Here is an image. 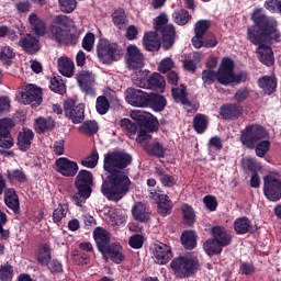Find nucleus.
<instances>
[{"label":"nucleus","mask_w":281,"mask_h":281,"mask_svg":"<svg viewBox=\"0 0 281 281\" xmlns=\"http://www.w3.org/2000/svg\"><path fill=\"white\" fill-rule=\"evenodd\" d=\"M172 18L177 25H188V23H190L192 20V15H190V13L183 9L176 10Z\"/></svg>","instance_id":"a19ab883"},{"label":"nucleus","mask_w":281,"mask_h":281,"mask_svg":"<svg viewBox=\"0 0 281 281\" xmlns=\"http://www.w3.org/2000/svg\"><path fill=\"white\" fill-rule=\"evenodd\" d=\"M144 150L148 153V155H153L154 157H164L166 149L164 145L160 143H154L153 145L146 144L144 145Z\"/></svg>","instance_id":"c03bdc74"},{"label":"nucleus","mask_w":281,"mask_h":281,"mask_svg":"<svg viewBox=\"0 0 281 281\" xmlns=\"http://www.w3.org/2000/svg\"><path fill=\"white\" fill-rule=\"evenodd\" d=\"M22 104H31L32 106L41 105L43 102V91L35 85H29L24 88L21 95Z\"/></svg>","instance_id":"dca6fc26"},{"label":"nucleus","mask_w":281,"mask_h":281,"mask_svg":"<svg viewBox=\"0 0 281 281\" xmlns=\"http://www.w3.org/2000/svg\"><path fill=\"white\" fill-rule=\"evenodd\" d=\"M126 65L128 69H142L144 67V54L135 45L127 46Z\"/></svg>","instance_id":"6ab92c4d"},{"label":"nucleus","mask_w":281,"mask_h":281,"mask_svg":"<svg viewBox=\"0 0 281 281\" xmlns=\"http://www.w3.org/2000/svg\"><path fill=\"white\" fill-rule=\"evenodd\" d=\"M14 126V121L11 119L0 120V148H12L14 139L10 136V130Z\"/></svg>","instance_id":"a211bd4d"},{"label":"nucleus","mask_w":281,"mask_h":281,"mask_svg":"<svg viewBox=\"0 0 281 281\" xmlns=\"http://www.w3.org/2000/svg\"><path fill=\"white\" fill-rule=\"evenodd\" d=\"M147 85V89H153L154 91H159L160 93L166 91V79L158 72H154L151 76H149Z\"/></svg>","instance_id":"2f4dec72"},{"label":"nucleus","mask_w":281,"mask_h":281,"mask_svg":"<svg viewBox=\"0 0 281 281\" xmlns=\"http://www.w3.org/2000/svg\"><path fill=\"white\" fill-rule=\"evenodd\" d=\"M29 23L32 26V31L37 36H44L45 32H47V25L44 23L36 13H31L29 15Z\"/></svg>","instance_id":"7c9ffc66"},{"label":"nucleus","mask_w":281,"mask_h":281,"mask_svg":"<svg viewBox=\"0 0 281 281\" xmlns=\"http://www.w3.org/2000/svg\"><path fill=\"white\" fill-rule=\"evenodd\" d=\"M148 70H140L133 77V83L140 89H148Z\"/></svg>","instance_id":"79ce46f5"},{"label":"nucleus","mask_w":281,"mask_h":281,"mask_svg":"<svg viewBox=\"0 0 281 281\" xmlns=\"http://www.w3.org/2000/svg\"><path fill=\"white\" fill-rule=\"evenodd\" d=\"M132 215L136 221L140 223H146V221L150 220V209L142 202H137L132 207Z\"/></svg>","instance_id":"bb28decb"},{"label":"nucleus","mask_w":281,"mask_h":281,"mask_svg":"<svg viewBox=\"0 0 281 281\" xmlns=\"http://www.w3.org/2000/svg\"><path fill=\"white\" fill-rule=\"evenodd\" d=\"M64 111L66 117H69L72 124H80L85 120V104L82 103L76 105V101L68 99L64 102Z\"/></svg>","instance_id":"ddd939ff"},{"label":"nucleus","mask_w":281,"mask_h":281,"mask_svg":"<svg viewBox=\"0 0 281 281\" xmlns=\"http://www.w3.org/2000/svg\"><path fill=\"white\" fill-rule=\"evenodd\" d=\"M77 81L83 93L95 97V76L87 70H81L77 75Z\"/></svg>","instance_id":"f3484780"},{"label":"nucleus","mask_w":281,"mask_h":281,"mask_svg":"<svg viewBox=\"0 0 281 281\" xmlns=\"http://www.w3.org/2000/svg\"><path fill=\"white\" fill-rule=\"evenodd\" d=\"M121 127L124 128V131H126V133L130 137H133V135H135V133H137V125L135 123L131 122V120H128V119L121 120Z\"/></svg>","instance_id":"bf43d9fd"},{"label":"nucleus","mask_w":281,"mask_h":281,"mask_svg":"<svg viewBox=\"0 0 281 281\" xmlns=\"http://www.w3.org/2000/svg\"><path fill=\"white\" fill-rule=\"evenodd\" d=\"M89 196H91V191L78 189V193H76L72 196V201L76 205H82V203H85V201H87V199H89Z\"/></svg>","instance_id":"052dcab7"},{"label":"nucleus","mask_w":281,"mask_h":281,"mask_svg":"<svg viewBox=\"0 0 281 281\" xmlns=\"http://www.w3.org/2000/svg\"><path fill=\"white\" fill-rule=\"evenodd\" d=\"M151 133H155V131L150 128V123H149V131H146V130L138 131L136 142H138V144H143V148H144V146H146L147 144L146 142H150L153 139Z\"/></svg>","instance_id":"6e6d98bb"},{"label":"nucleus","mask_w":281,"mask_h":281,"mask_svg":"<svg viewBox=\"0 0 281 281\" xmlns=\"http://www.w3.org/2000/svg\"><path fill=\"white\" fill-rule=\"evenodd\" d=\"M207 69L202 71V80L205 89L212 87V66L210 63L206 64Z\"/></svg>","instance_id":"69168bd1"},{"label":"nucleus","mask_w":281,"mask_h":281,"mask_svg":"<svg viewBox=\"0 0 281 281\" xmlns=\"http://www.w3.org/2000/svg\"><path fill=\"white\" fill-rule=\"evenodd\" d=\"M267 137H269V133L263 125L251 123L241 131L240 142L246 148H255L257 156L263 158L271 146V142Z\"/></svg>","instance_id":"7ed1b4c3"},{"label":"nucleus","mask_w":281,"mask_h":281,"mask_svg":"<svg viewBox=\"0 0 281 281\" xmlns=\"http://www.w3.org/2000/svg\"><path fill=\"white\" fill-rule=\"evenodd\" d=\"M167 24L168 15L166 13H161L155 20V31L160 33L164 49H170L175 45V36H177L175 25Z\"/></svg>","instance_id":"0eeeda50"},{"label":"nucleus","mask_w":281,"mask_h":281,"mask_svg":"<svg viewBox=\"0 0 281 281\" xmlns=\"http://www.w3.org/2000/svg\"><path fill=\"white\" fill-rule=\"evenodd\" d=\"M212 26V22L207 20H200L194 25L195 35L192 37V44L195 49H201V47H212V43L203 42V37L205 36V32H207L209 27Z\"/></svg>","instance_id":"4468645a"},{"label":"nucleus","mask_w":281,"mask_h":281,"mask_svg":"<svg viewBox=\"0 0 281 281\" xmlns=\"http://www.w3.org/2000/svg\"><path fill=\"white\" fill-rule=\"evenodd\" d=\"M19 45L21 48L26 52V54L34 55L41 49V44L38 43V38L34 37L32 34H27L20 38Z\"/></svg>","instance_id":"b1692460"},{"label":"nucleus","mask_w":281,"mask_h":281,"mask_svg":"<svg viewBox=\"0 0 281 281\" xmlns=\"http://www.w3.org/2000/svg\"><path fill=\"white\" fill-rule=\"evenodd\" d=\"M193 126L196 133H205V131H207V116L204 114H196L193 119Z\"/></svg>","instance_id":"49530a36"},{"label":"nucleus","mask_w":281,"mask_h":281,"mask_svg":"<svg viewBox=\"0 0 281 281\" xmlns=\"http://www.w3.org/2000/svg\"><path fill=\"white\" fill-rule=\"evenodd\" d=\"M69 212V206L67 204H59L57 209L53 212V221L54 223H60L63 218L67 216V213Z\"/></svg>","instance_id":"603ef678"},{"label":"nucleus","mask_w":281,"mask_h":281,"mask_svg":"<svg viewBox=\"0 0 281 281\" xmlns=\"http://www.w3.org/2000/svg\"><path fill=\"white\" fill-rule=\"evenodd\" d=\"M93 183V175L87 170H80L76 177L75 186L77 190H86L91 192V186Z\"/></svg>","instance_id":"393cba45"},{"label":"nucleus","mask_w":281,"mask_h":281,"mask_svg":"<svg viewBox=\"0 0 281 281\" xmlns=\"http://www.w3.org/2000/svg\"><path fill=\"white\" fill-rule=\"evenodd\" d=\"M57 67L59 74H61V76H65L66 78H71L76 69L74 60H71L67 56H61L57 59Z\"/></svg>","instance_id":"a878e982"},{"label":"nucleus","mask_w":281,"mask_h":281,"mask_svg":"<svg viewBox=\"0 0 281 281\" xmlns=\"http://www.w3.org/2000/svg\"><path fill=\"white\" fill-rule=\"evenodd\" d=\"M263 195L271 202L281 200V179L273 175L263 177Z\"/></svg>","instance_id":"9b49d317"},{"label":"nucleus","mask_w":281,"mask_h":281,"mask_svg":"<svg viewBox=\"0 0 281 281\" xmlns=\"http://www.w3.org/2000/svg\"><path fill=\"white\" fill-rule=\"evenodd\" d=\"M14 278V268L9 263L0 266V280L1 281H12Z\"/></svg>","instance_id":"864d4df0"},{"label":"nucleus","mask_w":281,"mask_h":281,"mask_svg":"<svg viewBox=\"0 0 281 281\" xmlns=\"http://www.w3.org/2000/svg\"><path fill=\"white\" fill-rule=\"evenodd\" d=\"M181 243L186 249L196 247V233L194 231H184L181 235Z\"/></svg>","instance_id":"58836bf2"},{"label":"nucleus","mask_w":281,"mask_h":281,"mask_svg":"<svg viewBox=\"0 0 281 281\" xmlns=\"http://www.w3.org/2000/svg\"><path fill=\"white\" fill-rule=\"evenodd\" d=\"M93 238L104 260H112V262H115V265H122V262L124 261L122 246L120 244H110L111 237L109 236V232L102 228H97L93 232Z\"/></svg>","instance_id":"20e7f679"},{"label":"nucleus","mask_w":281,"mask_h":281,"mask_svg":"<svg viewBox=\"0 0 281 281\" xmlns=\"http://www.w3.org/2000/svg\"><path fill=\"white\" fill-rule=\"evenodd\" d=\"M34 140V132L27 127H24L18 136V145L22 150H30L32 142Z\"/></svg>","instance_id":"c85d7f7f"},{"label":"nucleus","mask_w":281,"mask_h":281,"mask_svg":"<svg viewBox=\"0 0 281 281\" xmlns=\"http://www.w3.org/2000/svg\"><path fill=\"white\" fill-rule=\"evenodd\" d=\"M128 245L132 249H142L144 247V236L139 234L132 235L128 239Z\"/></svg>","instance_id":"680f3d73"},{"label":"nucleus","mask_w":281,"mask_h":281,"mask_svg":"<svg viewBox=\"0 0 281 281\" xmlns=\"http://www.w3.org/2000/svg\"><path fill=\"white\" fill-rule=\"evenodd\" d=\"M156 172L160 177V182L162 183V186H165V188H172V186L177 184V178L168 173H164L162 169L157 168Z\"/></svg>","instance_id":"3c124183"},{"label":"nucleus","mask_w":281,"mask_h":281,"mask_svg":"<svg viewBox=\"0 0 281 281\" xmlns=\"http://www.w3.org/2000/svg\"><path fill=\"white\" fill-rule=\"evenodd\" d=\"M171 270L176 278L184 280L187 278H192L201 265L199 259L190 256L175 258L170 263Z\"/></svg>","instance_id":"423d86ee"},{"label":"nucleus","mask_w":281,"mask_h":281,"mask_svg":"<svg viewBox=\"0 0 281 281\" xmlns=\"http://www.w3.org/2000/svg\"><path fill=\"white\" fill-rule=\"evenodd\" d=\"M97 56L103 65H111V63L117 61L122 58V54H120L117 45L111 44L109 40L104 38L97 43Z\"/></svg>","instance_id":"6e6552de"},{"label":"nucleus","mask_w":281,"mask_h":281,"mask_svg":"<svg viewBox=\"0 0 281 281\" xmlns=\"http://www.w3.org/2000/svg\"><path fill=\"white\" fill-rule=\"evenodd\" d=\"M55 170L61 175V177L70 178L76 177L80 168L78 167V162L70 160L67 157H60L55 161Z\"/></svg>","instance_id":"2eb2a0df"},{"label":"nucleus","mask_w":281,"mask_h":281,"mask_svg":"<svg viewBox=\"0 0 281 281\" xmlns=\"http://www.w3.org/2000/svg\"><path fill=\"white\" fill-rule=\"evenodd\" d=\"M172 258L170 246L159 243L154 246V260L156 265H168Z\"/></svg>","instance_id":"aec40b11"},{"label":"nucleus","mask_w":281,"mask_h":281,"mask_svg":"<svg viewBox=\"0 0 281 281\" xmlns=\"http://www.w3.org/2000/svg\"><path fill=\"white\" fill-rule=\"evenodd\" d=\"M109 214L114 225H122V223H126V212L117 209H110Z\"/></svg>","instance_id":"de8ad7c7"},{"label":"nucleus","mask_w":281,"mask_h":281,"mask_svg":"<svg viewBox=\"0 0 281 281\" xmlns=\"http://www.w3.org/2000/svg\"><path fill=\"white\" fill-rule=\"evenodd\" d=\"M181 210H182L184 223L187 225H194V221H196V214L194 213V209H192V206L188 204H183Z\"/></svg>","instance_id":"09e8293b"},{"label":"nucleus","mask_w":281,"mask_h":281,"mask_svg":"<svg viewBox=\"0 0 281 281\" xmlns=\"http://www.w3.org/2000/svg\"><path fill=\"white\" fill-rule=\"evenodd\" d=\"M99 159L100 155L98 154V149H93L88 157L81 160V166H85V168H95Z\"/></svg>","instance_id":"8fccbe9b"},{"label":"nucleus","mask_w":281,"mask_h":281,"mask_svg":"<svg viewBox=\"0 0 281 281\" xmlns=\"http://www.w3.org/2000/svg\"><path fill=\"white\" fill-rule=\"evenodd\" d=\"M233 235L224 225H213V256L222 254L223 248L231 246Z\"/></svg>","instance_id":"1a4fd4ad"},{"label":"nucleus","mask_w":281,"mask_h":281,"mask_svg":"<svg viewBox=\"0 0 281 281\" xmlns=\"http://www.w3.org/2000/svg\"><path fill=\"white\" fill-rule=\"evenodd\" d=\"M125 100L127 104H131L132 106L145 108L148 106L150 94L140 89L128 88L125 91Z\"/></svg>","instance_id":"f8f14e48"},{"label":"nucleus","mask_w":281,"mask_h":281,"mask_svg":"<svg viewBox=\"0 0 281 281\" xmlns=\"http://www.w3.org/2000/svg\"><path fill=\"white\" fill-rule=\"evenodd\" d=\"M112 21L119 30H124L128 25L126 12L123 9H117L112 13Z\"/></svg>","instance_id":"c9c22d12"},{"label":"nucleus","mask_w":281,"mask_h":281,"mask_svg":"<svg viewBox=\"0 0 281 281\" xmlns=\"http://www.w3.org/2000/svg\"><path fill=\"white\" fill-rule=\"evenodd\" d=\"M36 260L41 267H49L52 262V247L49 244H41L36 254Z\"/></svg>","instance_id":"cd10ccee"},{"label":"nucleus","mask_w":281,"mask_h":281,"mask_svg":"<svg viewBox=\"0 0 281 281\" xmlns=\"http://www.w3.org/2000/svg\"><path fill=\"white\" fill-rule=\"evenodd\" d=\"M79 131L85 135H95V133H98V123L94 121H87L79 127Z\"/></svg>","instance_id":"5fc2aeb1"},{"label":"nucleus","mask_w":281,"mask_h":281,"mask_svg":"<svg viewBox=\"0 0 281 281\" xmlns=\"http://www.w3.org/2000/svg\"><path fill=\"white\" fill-rule=\"evenodd\" d=\"M166 98L161 94H149L148 105L151 106L154 111L161 112L166 109Z\"/></svg>","instance_id":"e433bc0d"},{"label":"nucleus","mask_w":281,"mask_h":281,"mask_svg":"<svg viewBox=\"0 0 281 281\" xmlns=\"http://www.w3.org/2000/svg\"><path fill=\"white\" fill-rule=\"evenodd\" d=\"M234 229L237 235H247V232L254 234V232H257L258 225H252L250 218L241 216L234 221Z\"/></svg>","instance_id":"4be33fe9"},{"label":"nucleus","mask_w":281,"mask_h":281,"mask_svg":"<svg viewBox=\"0 0 281 281\" xmlns=\"http://www.w3.org/2000/svg\"><path fill=\"white\" fill-rule=\"evenodd\" d=\"M95 109L99 115H106V113H109V110L111 109V103H109V99H106V97L104 95L98 97L95 102Z\"/></svg>","instance_id":"a18cd8bd"},{"label":"nucleus","mask_w":281,"mask_h":281,"mask_svg":"<svg viewBox=\"0 0 281 281\" xmlns=\"http://www.w3.org/2000/svg\"><path fill=\"white\" fill-rule=\"evenodd\" d=\"M249 75L246 71L235 72V64L233 58L225 57L222 59V64L216 74V79L220 83H224L227 87L228 83H243L247 81Z\"/></svg>","instance_id":"39448f33"},{"label":"nucleus","mask_w":281,"mask_h":281,"mask_svg":"<svg viewBox=\"0 0 281 281\" xmlns=\"http://www.w3.org/2000/svg\"><path fill=\"white\" fill-rule=\"evenodd\" d=\"M172 212V201L168 195H161L160 200H158V213L161 216H168Z\"/></svg>","instance_id":"ea45409f"},{"label":"nucleus","mask_w":281,"mask_h":281,"mask_svg":"<svg viewBox=\"0 0 281 281\" xmlns=\"http://www.w3.org/2000/svg\"><path fill=\"white\" fill-rule=\"evenodd\" d=\"M69 25H71V19L66 15H57L54 19L53 24L49 26V36L53 41L63 45Z\"/></svg>","instance_id":"9d476101"},{"label":"nucleus","mask_w":281,"mask_h":281,"mask_svg":"<svg viewBox=\"0 0 281 281\" xmlns=\"http://www.w3.org/2000/svg\"><path fill=\"white\" fill-rule=\"evenodd\" d=\"M50 90L54 91L55 93H60V95H63V93H65V91H67V88L65 86V83L63 82V80L54 77L50 80Z\"/></svg>","instance_id":"13d9d810"},{"label":"nucleus","mask_w":281,"mask_h":281,"mask_svg":"<svg viewBox=\"0 0 281 281\" xmlns=\"http://www.w3.org/2000/svg\"><path fill=\"white\" fill-rule=\"evenodd\" d=\"M8 179L9 181H19V183H25L27 181V176H25V172L15 169L13 171H8Z\"/></svg>","instance_id":"4d7b16f0"},{"label":"nucleus","mask_w":281,"mask_h":281,"mask_svg":"<svg viewBox=\"0 0 281 281\" xmlns=\"http://www.w3.org/2000/svg\"><path fill=\"white\" fill-rule=\"evenodd\" d=\"M133 158L124 151H112L104 156L103 169L110 176L103 180L101 192L109 201H122L131 189V178L121 171L131 164Z\"/></svg>","instance_id":"f257e3e1"},{"label":"nucleus","mask_w":281,"mask_h":281,"mask_svg":"<svg viewBox=\"0 0 281 281\" xmlns=\"http://www.w3.org/2000/svg\"><path fill=\"white\" fill-rule=\"evenodd\" d=\"M258 83L260 89H262V91L268 95H271V93H274L278 89V79L270 77L269 75L260 77V79H258Z\"/></svg>","instance_id":"c756f323"},{"label":"nucleus","mask_w":281,"mask_h":281,"mask_svg":"<svg viewBox=\"0 0 281 281\" xmlns=\"http://www.w3.org/2000/svg\"><path fill=\"white\" fill-rule=\"evenodd\" d=\"M55 122L52 117H37L34 122V128L40 135L54 128Z\"/></svg>","instance_id":"72a5a7b5"},{"label":"nucleus","mask_w":281,"mask_h":281,"mask_svg":"<svg viewBox=\"0 0 281 281\" xmlns=\"http://www.w3.org/2000/svg\"><path fill=\"white\" fill-rule=\"evenodd\" d=\"M4 202L9 210L19 212V195H16V191H14V189H7L4 191Z\"/></svg>","instance_id":"f704fd0d"},{"label":"nucleus","mask_w":281,"mask_h":281,"mask_svg":"<svg viewBox=\"0 0 281 281\" xmlns=\"http://www.w3.org/2000/svg\"><path fill=\"white\" fill-rule=\"evenodd\" d=\"M72 261L75 265H79V266L83 267V265H88L89 256L87 254H82L78 250H75L72 252Z\"/></svg>","instance_id":"0e129e2a"},{"label":"nucleus","mask_w":281,"mask_h":281,"mask_svg":"<svg viewBox=\"0 0 281 281\" xmlns=\"http://www.w3.org/2000/svg\"><path fill=\"white\" fill-rule=\"evenodd\" d=\"M159 34L157 31L156 32H149L146 33L143 40V45L147 52H154V49H159Z\"/></svg>","instance_id":"473e14b6"},{"label":"nucleus","mask_w":281,"mask_h":281,"mask_svg":"<svg viewBox=\"0 0 281 281\" xmlns=\"http://www.w3.org/2000/svg\"><path fill=\"white\" fill-rule=\"evenodd\" d=\"M254 26H248L247 37L252 45H258L257 55L263 65H274V54L272 47L265 45L267 38L279 42L281 31H279L278 19L263 13V8H257L251 14Z\"/></svg>","instance_id":"f03ea898"},{"label":"nucleus","mask_w":281,"mask_h":281,"mask_svg":"<svg viewBox=\"0 0 281 281\" xmlns=\"http://www.w3.org/2000/svg\"><path fill=\"white\" fill-rule=\"evenodd\" d=\"M59 5L63 12L70 13L76 10V0H59Z\"/></svg>","instance_id":"774afa93"},{"label":"nucleus","mask_w":281,"mask_h":281,"mask_svg":"<svg viewBox=\"0 0 281 281\" xmlns=\"http://www.w3.org/2000/svg\"><path fill=\"white\" fill-rule=\"evenodd\" d=\"M16 57V53L14 52V48L11 46H2L0 49V60L2 64L7 65V67H10L12 65V60Z\"/></svg>","instance_id":"4c0bfd02"},{"label":"nucleus","mask_w":281,"mask_h":281,"mask_svg":"<svg viewBox=\"0 0 281 281\" xmlns=\"http://www.w3.org/2000/svg\"><path fill=\"white\" fill-rule=\"evenodd\" d=\"M95 45V35L93 33H87L82 40V47L86 52H91Z\"/></svg>","instance_id":"e2e57ef3"},{"label":"nucleus","mask_w":281,"mask_h":281,"mask_svg":"<svg viewBox=\"0 0 281 281\" xmlns=\"http://www.w3.org/2000/svg\"><path fill=\"white\" fill-rule=\"evenodd\" d=\"M130 117L134 120V122H137L138 124H144L146 120L150 121V130L151 131H159V122H157V117L153 116L151 114H148L144 111L139 110H133L130 113Z\"/></svg>","instance_id":"5701e85b"},{"label":"nucleus","mask_w":281,"mask_h":281,"mask_svg":"<svg viewBox=\"0 0 281 281\" xmlns=\"http://www.w3.org/2000/svg\"><path fill=\"white\" fill-rule=\"evenodd\" d=\"M171 94L176 102L187 105L190 104V100H188V94L186 93V87L180 86L179 88H172Z\"/></svg>","instance_id":"37998d69"},{"label":"nucleus","mask_w":281,"mask_h":281,"mask_svg":"<svg viewBox=\"0 0 281 281\" xmlns=\"http://www.w3.org/2000/svg\"><path fill=\"white\" fill-rule=\"evenodd\" d=\"M220 114L223 119L235 121L239 116H243L244 108L243 105H238V102H227L221 106Z\"/></svg>","instance_id":"412c9836"},{"label":"nucleus","mask_w":281,"mask_h":281,"mask_svg":"<svg viewBox=\"0 0 281 281\" xmlns=\"http://www.w3.org/2000/svg\"><path fill=\"white\" fill-rule=\"evenodd\" d=\"M172 67H175V61L172 60V58L166 57L160 61L158 70L160 71V74H168V71H170Z\"/></svg>","instance_id":"338daca9"}]
</instances>
